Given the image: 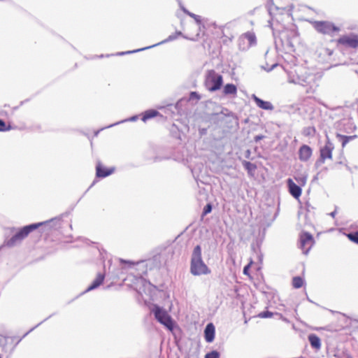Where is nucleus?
I'll return each mask as SVG.
<instances>
[{
    "instance_id": "40",
    "label": "nucleus",
    "mask_w": 358,
    "mask_h": 358,
    "mask_svg": "<svg viewBox=\"0 0 358 358\" xmlns=\"http://www.w3.org/2000/svg\"><path fill=\"white\" fill-rule=\"evenodd\" d=\"M263 138H264V136L263 135H257L255 136L254 138V140L256 143L259 142V141L262 140Z\"/></svg>"
},
{
    "instance_id": "27",
    "label": "nucleus",
    "mask_w": 358,
    "mask_h": 358,
    "mask_svg": "<svg viewBox=\"0 0 358 358\" xmlns=\"http://www.w3.org/2000/svg\"><path fill=\"white\" fill-rule=\"evenodd\" d=\"M138 119V115H133V116H131V117H129V118H128V119H127V120H122V121L117 122H116V123L112 124H110V125H109V126H108V127H106L105 128H110V127H113V126H115V125H117V124H120V123H122V122H127V121H129V122H135V121H136Z\"/></svg>"
},
{
    "instance_id": "16",
    "label": "nucleus",
    "mask_w": 358,
    "mask_h": 358,
    "mask_svg": "<svg viewBox=\"0 0 358 358\" xmlns=\"http://www.w3.org/2000/svg\"><path fill=\"white\" fill-rule=\"evenodd\" d=\"M252 98L259 108L266 110H273L274 107L271 102L264 101L257 96L255 94H253Z\"/></svg>"
},
{
    "instance_id": "34",
    "label": "nucleus",
    "mask_w": 358,
    "mask_h": 358,
    "mask_svg": "<svg viewBox=\"0 0 358 358\" xmlns=\"http://www.w3.org/2000/svg\"><path fill=\"white\" fill-rule=\"evenodd\" d=\"M273 315V313L268 310L262 311L259 314V317L261 318H270Z\"/></svg>"
},
{
    "instance_id": "38",
    "label": "nucleus",
    "mask_w": 358,
    "mask_h": 358,
    "mask_svg": "<svg viewBox=\"0 0 358 358\" xmlns=\"http://www.w3.org/2000/svg\"><path fill=\"white\" fill-rule=\"evenodd\" d=\"M275 315L279 316V318L284 321L285 322L289 323V320L287 318L285 317L282 314L275 313Z\"/></svg>"
},
{
    "instance_id": "12",
    "label": "nucleus",
    "mask_w": 358,
    "mask_h": 358,
    "mask_svg": "<svg viewBox=\"0 0 358 358\" xmlns=\"http://www.w3.org/2000/svg\"><path fill=\"white\" fill-rule=\"evenodd\" d=\"M325 145L320 149V158L324 162L326 159L332 158V151L334 149V144L331 142L328 135H326Z\"/></svg>"
},
{
    "instance_id": "7",
    "label": "nucleus",
    "mask_w": 358,
    "mask_h": 358,
    "mask_svg": "<svg viewBox=\"0 0 358 358\" xmlns=\"http://www.w3.org/2000/svg\"><path fill=\"white\" fill-rule=\"evenodd\" d=\"M313 25L317 32L331 36L341 30L338 27L328 21H315Z\"/></svg>"
},
{
    "instance_id": "8",
    "label": "nucleus",
    "mask_w": 358,
    "mask_h": 358,
    "mask_svg": "<svg viewBox=\"0 0 358 358\" xmlns=\"http://www.w3.org/2000/svg\"><path fill=\"white\" fill-rule=\"evenodd\" d=\"M315 240L311 234L307 231H302L299 236V248L303 250V253L307 255L313 245Z\"/></svg>"
},
{
    "instance_id": "24",
    "label": "nucleus",
    "mask_w": 358,
    "mask_h": 358,
    "mask_svg": "<svg viewBox=\"0 0 358 358\" xmlns=\"http://www.w3.org/2000/svg\"><path fill=\"white\" fill-rule=\"evenodd\" d=\"M237 87L233 83H227L223 87V94L224 95H236Z\"/></svg>"
},
{
    "instance_id": "17",
    "label": "nucleus",
    "mask_w": 358,
    "mask_h": 358,
    "mask_svg": "<svg viewBox=\"0 0 358 358\" xmlns=\"http://www.w3.org/2000/svg\"><path fill=\"white\" fill-rule=\"evenodd\" d=\"M215 329L212 323H208L204 329V338L207 343H212L215 338Z\"/></svg>"
},
{
    "instance_id": "51",
    "label": "nucleus",
    "mask_w": 358,
    "mask_h": 358,
    "mask_svg": "<svg viewBox=\"0 0 358 358\" xmlns=\"http://www.w3.org/2000/svg\"><path fill=\"white\" fill-rule=\"evenodd\" d=\"M0 358H1V356L0 355Z\"/></svg>"
},
{
    "instance_id": "44",
    "label": "nucleus",
    "mask_w": 358,
    "mask_h": 358,
    "mask_svg": "<svg viewBox=\"0 0 358 358\" xmlns=\"http://www.w3.org/2000/svg\"><path fill=\"white\" fill-rule=\"evenodd\" d=\"M336 215V210L330 213V215L332 217H335Z\"/></svg>"
},
{
    "instance_id": "1",
    "label": "nucleus",
    "mask_w": 358,
    "mask_h": 358,
    "mask_svg": "<svg viewBox=\"0 0 358 358\" xmlns=\"http://www.w3.org/2000/svg\"><path fill=\"white\" fill-rule=\"evenodd\" d=\"M59 222V219L55 217L45 222L32 223L24 226L23 227L18 229L12 237L9 238H6L2 246L13 248L20 243L31 232L38 229L40 227L44 226L50 229L54 227L55 224Z\"/></svg>"
},
{
    "instance_id": "26",
    "label": "nucleus",
    "mask_w": 358,
    "mask_h": 358,
    "mask_svg": "<svg viewBox=\"0 0 358 358\" xmlns=\"http://www.w3.org/2000/svg\"><path fill=\"white\" fill-rule=\"evenodd\" d=\"M303 280L300 276H295L292 278V285L296 289L301 288L303 285Z\"/></svg>"
},
{
    "instance_id": "21",
    "label": "nucleus",
    "mask_w": 358,
    "mask_h": 358,
    "mask_svg": "<svg viewBox=\"0 0 358 358\" xmlns=\"http://www.w3.org/2000/svg\"><path fill=\"white\" fill-rule=\"evenodd\" d=\"M308 339L312 348L316 351L320 350L322 345L321 340L318 336L315 334H310L308 335Z\"/></svg>"
},
{
    "instance_id": "13",
    "label": "nucleus",
    "mask_w": 358,
    "mask_h": 358,
    "mask_svg": "<svg viewBox=\"0 0 358 358\" xmlns=\"http://www.w3.org/2000/svg\"><path fill=\"white\" fill-rule=\"evenodd\" d=\"M287 185L289 194L294 199H298L301 195V187L299 185H296L292 178H288L287 180Z\"/></svg>"
},
{
    "instance_id": "52",
    "label": "nucleus",
    "mask_w": 358,
    "mask_h": 358,
    "mask_svg": "<svg viewBox=\"0 0 358 358\" xmlns=\"http://www.w3.org/2000/svg\"><path fill=\"white\" fill-rule=\"evenodd\" d=\"M357 321L358 322V320Z\"/></svg>"
},
{
    "instance_id": "25",
    "label": "nucleus",
    "mask_w": 358,
    "mask_h": 358,
    "mask_svg": "<svg viewBox=\"0 0 358 358\" xmlns=\"http://www.w3.org/2000/svg\"><path fill=\"white\" fill-rule=\"evenodd\" d=\"M242 165L247 171L248 175L253 176L254 172L257 169V166L255 164H252L248 161L243 160L242 161Z\"/></svg>"
},
{
    "instance_id": "4",
    "label": "nucleus",
    "mask_w": 358,
    "mask_h": 358,
    "mask_svg": "<svg viewBox=\"0 0 358 358\" xmlns=\"http://www.w3.org/2000/svg\"><path fill=\"white\" fill-rule=\"evenodd\" d=\"M152 312L157 322L165 326L168 329L172 330L174 328V322L165 309L155 305Z\"/></svg>"
},
{
    "instance_id": "29",
    "label": "nucleus",
    "mask_w": 358,
    "mask_h": 358,
    "mask_svg": "<svg viewBox=\"0 0 358 358\" xmlns=\"http://www.w3.org/2000/svg\"><path fill=\"white\" fill-rule=\"evenodd\" d=\"M220 354L217 350H212L206 354L204 358H220Z\"/></svg>"
},
{
    "instance_id": "49",
    "label": "nucleus",
    "mask_w": 358,
    "mask_h": 358,
    "mask_svg": "<svg viewBox=\"0 0 358 358\" xmlns=\"http://www.w3.org/2000/svg\"><path fill=\"white\" fill-rule=\"evenodd\" d=\"M178 106V103H177L175 106L176 108H177V106Z\"/></svg>"
},
{
    "instance_id": "45",
    "label": "nucleus",
    "mask_w": 358,
    "mask_h": 358,
    "mask_svg": "<svg viewBox=\"0 0 358 358\" xmlns=\"http://www.w3.org/2000/svg\"><path fill=\"white\" fill-rule=\"evenodd\" d=\"M301 182H302L303 185H304L306 183V178H303L301 180Z\"/></svg>"
},
{
    "instance_id": "35",
    "label": "nucleus",
    "mask_w": 358,
    "mask_h": 358,
    "mask_svg": "<svg viewBox=\"0 0 358 358\" xmlns=\"http://www.w3.org/2000/svg\"><path fill=\"white\" fill-rule=\"evenodd\" d=\"M189 16L192 17L197 24L200 25L201 24V17L199 15H197L193 13H189Z\"/></svg>"
},
{
    "instance_id": "14",
    "label": "nucleus",
    "mask_w": 358,
    "mask_h": 358,
    "mask_svg": "<svg viewBox=\"0 0 358 358\" xmlns=\"http://www.w3.org/2000/svg\"><path fill=\"white\" fill-rule=\"evenodd\" d=\"M115 171V168H106L101 162H98L96 166V176L97 178H106L111 175Z\"/></svg>"
},
{
    "instance_id": "39",
    "label": "nucleus",
    "mask_w": 358,
    "mask_h": 358,
    "mask_svg": "<svg viewBox=\"0 0 358 358\" xmlns=\"http://www.w3.org/2000/svg\"><path fill=\"white\" fill-rule=\"evenodd\" d=\"M278 64L277 63L273 64L270 68H266L265 66H262V69H264L267 72L271 71L273 69H274Z\"/></svg>"
},
{
    "instance_id": "20",
    "label": "nucleus",
    "mask_w": 358,
    "mask_h": 358,
    "mask_svg": "<svg viewBox=\"0 0 358 358\" xmlns=\"http://www.w3.org/2000/svg\"><path fill=\"white\" fill-rule=\"evenodd\" d=\"M105 275L103 273H98L96 278L92 281L91 285L87 288L85 292L92 291L99 287L103 282Z\"/></svg>"
},
{
    "instance_id": "33",
    "label": "nucleus",
    "mask_w": 358,
    "mask_h": 358,
    "mask_svg": "<svg viewBox=\"0 0 358 358\" xmlns=\"http://www.w3.org/2000/svg\"><path fill=\"white\" fill-rule=\"evenodd\" d=\"M10 129L11 127H7L6 122L3 120L0 119V131H6Z\"/></svg>"
},
{
    "instance_id": "18",
    "label": "nucleus",
    "mask_w": 358,
    "mask_h": 358,
    "mask_svg": "<svg viewBox=\"0 0 358 358\" xmlns=\"http://www.w3.org/2000/svg\"><path fill=\"white\" fill-rule=\"evenodd\" d=\"M138 284L141 285L142 287H139L138 292L142 294L143 292L146 294V292L148 291L150 292L152 289H155V287L152 285L149 281L146 280L143 278H140L137 280Z\"/></svg>"
},
{
    "instance_id": "11",
    "label": "nucleus",
    "mask_w": 358,
    "mask_h": 358,
    "mask_svg": "<svg viewBox=\"0 0 358 358\" xmlns=\"http://www.w3.org/2000/svg\"><path fill=\"white\" fill-rule=\"evenodd\" d=\"M338 43L348 48H357L358 47V35L354 33L343 35L338 39Z\"/></svg>"
},
{
    "instance_id": "50",
    "label": "nucleus",
    "mask_w": 358,
    "mask_h": 358,
    "mask_svg": "<svg viewBox=\"0 0 358 358\" xmlns=\"http://www.w3.org/2000/svg\"><path fill=\"white\" fill-rule=\"evenodd\" d=\"M355 72H356V73H357V74H358V71H356Z\"/></svg>"
},
{
    "instance_id": "23",
    "label": "nucleus",
    "mask_w": 358,
    "mask_h": 358,
    "mask_svg": "<svg viewBox=\"0 0 358 358\" xmlns=\"http://www.w3.org/2000/svg\"><path fill=\"white\" fill-rule=\"evenodd\" d=\"M159 115V113L157 110L150 109V110H145L142 114L141 120L143 122H145L148 120L153 118L155 117H157Z\"/></svg>"
},
{
    "instance_id": "9",
    "label": "nucleus",
    "mask_w": 358,
    "mask_h": 358,
    "mask_svg": "<svg viewBox=\"0 0 358 358\" xmlns=\"http://www.w3.org/2000/svg\"><path fill=\"white\" fill-rule=\"evenodd\" d=\"M178 36H182V33L180 31H176L174 34H171L170 36H169V37L166 38V39H164L162 41L159 42V43H157L156 44H154L152 45H150V46H148V47H145V48H139V49L134 50H131V51L119 52H117L115 54V55L122 56V55H128V54H131V53H135V52L143 51L145 50L150 49V48H152L153 47H155V46H157V45H162V44H164V43H169L170 41H175V40H176L178 38Z\"/></svg>"
},
{
    "instance_id": "19",
    "label": "nucleus",
    "mask_w": 358,
    "mask_h": 358,
    "mask_svg": "<svg viewBox=\"0 0 358 358\" xmlns=\"http://www.w3.org/2000/svg\"><path fill=\"white\" fill-rule=\"evenodd\" d=\"M120 262L122 264H126L128 265V268H132L134 266H137L138 270H141L142 273H146V270L145 269L148 266V262L146 261H140L137 262H134L128 260L120 259Z\"/></svg>"
},
{
    "instance_id": "6",
    "label": "nucleus",
    "mask_w": 358,
    "mask_h": 358,
    "mask_svg": "<svg viewBox=\"0 0 358 358\" xmlns=\"http://www.w3.org/2000/svg\"><path fill=\"white\" fill-rule=\"evenodd\" d=\"M273 0H270V2L268 3V12L271 16V20L268 21L269 26L272 27V22L276 20H278L276 17L277 14L282 15L284 13H287L288 15H291V11L293 8L292 6H282L278 5H275L273 2Z\"/></svg>"
},
{
    "instance_id": "43",
    "label": "nucleus",
    "mask_w": 358,
    "mask_h": 358,
    "mask_svg": "<svg viewBox=\"0 0 358 358\" xmlns=\"http://www.w3.org/2000/svg\"><path fill=\"white\" fill-rule=\"evenodd\" d=\"M111 55H100L96 56V57H99V58H103V57H110V56H111Z\"/></svg>"
},
{
    "instance_id": "48",
    "label": "nucleus",
    "mask_w": 358,
    "mask_h": 358,
    "mask_svg": "<svg viewBox=\"0 0 358 358\" xmlns=\"http://www.w3.org/2000/svg\"><path fill=\"white\" fill-rule=\"evenodd\" d=\"M99 132V131H97L95 133V135H96H96H98Z\"/></svg>"
},
{
    "instance_id": "41",
    "label": "nucleus",
    "mask_w": 358,
    "mask_h": 358,
    "mask_svg": "<svg viewBox=\"0 0 358 358\" xmlns=\"http://www.w3.org/2000/svg\"><path fill=\"white\" fill-rule=\"evenodd\" d=\"M250 155H251L250 150H247L245 152V157L247 159H250Z\"/></svg>"
},
{
    "instance_id": "15",
    "label": "nucleus",
    "mask_w": 358,
    "mask_h": 358,
    "mask_svg": "<svg viewBox=\"0 0 358 358\" xmlns=\"http://www.w3.org/2000/svg\"><path fill=\"white\" fill-rule=\"evenodd\" d=\"M312 149L307 145H303L299 150V158L302 162L308 161L312 155Z\"/></svg>"
},
{
    "instance_id": "5",
    "label": "nucleus",
    "mask_w": 358,
    "mask_h": 358,
    "mask_svg": "<svg viewBox=\"0 0 358 358\" xmlns=\"http://www.w3.org/2000/svg\"><path fill=\"white\" fill-rule=\"evenodd\" d=\"M205 84L210 92L217 91L223 84V78L215 70H209L206 76Z\"/></svg>"
},
{
    "instance_id": "37",
    "label": "nucleus",
    "mask_w": 358,
    "mask_h": 358,
    "mask_svg": "<svg viewBox=\"0 0 358 358\" xmlns=\"http://www.w3.org/2000/svg\"><path fill=\"white\" fill-rule=\"evenodd\" d=\"M178 2H179V5H180V9L183 11L184 13L187 14V15H189V13H191V12H189L187 9H186L181 3V2L179 1V0H177Z\"/></svg>"
},
{
    "instance_id": "47",
    "label": "nucleus",
    "mask_w": 358,
    "mask_h": 358,
    "mask_svg": "<svg viewBox=\"0 0 358 358\" xmlns=\"http://www.w3.org/2000/svg\"><path fill=\"white\" fill-rule=\"evenodd\" d=\"M346 358H352V357L350 355H348Z\"/></svg>"
},
{
    "instance_id": "31",
    "label": "nucleus",
    "mask_w": 358,
    "mask_h": 358,
    "mask_svg": "<svg viewBox=\"0 0 358 358\" xmlns=\"http://www.w3.org/2000/svg\"><path fill=\"white\" fill-rule=\"evenodd\" d=\"M315 131V129L314 127H308L304 128L303 134L305 136H312L314 134Z\"/></svg>"
},
{
    "instance_id": "42",
    "label": "nucleus",
    "mask_w": 358,
    "mask_h": 358,
    "mask_svg": "<svg viewBox=\"0 0 358 358\" xmlns=\"http://www.w3.org/2000/svg\"><path fill=\"white\" fill-rule=\"evenodd\" d=\"M249 268H250V264L245 266L243 268V273L247 275L248 273Z\"/></svg>"
},
{
    "instance_id": "36",
    "label": "nucleus",
    "mask_w": 358,
    "mask_h": 358,
    "mask_svg": "<svg viewBox=\"0 0 358 358\" xmlns=\"http://www.w3.org/2000/svg\"><path fill=\"white\" fill-rule=\"evenodd\" d=\"M41 324H42V322L36 324L35 327L31 328L29 331H28L27 333H25L22 337L20 338L16 342L15 346L24 338L26 336H27L31 331H32L34 329H36L37 327H38Z\"/></svg>"
},
{
    "instance_id": "30",
    "label": "nucleus",
    "mask_w": 358,
    "mask_h": 358,
    "mask_svg": "<svg viewBox=\"0 0 358 358\" xmlns=\"http://www.w3.org/2000/svg\"><path fill=\"white\" fill-rule=\"evenodd\" d=\"M212 209H213V206H212V204L208 203H207L203 209V212H202V217H204L206 216L207 214L210 213L211 211H212Z\"/></svg>"
},
{
    "instance_id": "3",
    "label": "nucleus",
    "mask_w": 358,
    "mask_h": 358,
    "mask_svg": "<svg viewBox=\"0 0 358 358\" xmlns=\"http://www.w3.org/2000/svg\"><path fill=\"white\" fill-rule=\"evenodd\" d=\"M311 76L308 74L306 71L302 68H299L294 71V72L289 71L288 73V82L299 85L301 86H306L310 83Z\"/></svg>"
},
{
    "instance_id": "28",
    "label": "nucleus",
    "mask_w": 358,
    "mask_h": 358,
    "mask_svg": "<svg viewBox=\"0 0 358 358\" xmlns=\"http://www.w3.org/2000/svg\"><path fill=\"white\" fill-rule=\"evenodd\" d=\"M347 236L352 242L358 244V231L349 233Z\"/></svg>"
},
{
    "instance_id": "2",
    "label": "nucleus",
    "mask_w": 358,
    "mask_h": 358,
    "mask_svg": "<svg viewBox=\"0 0 358 358\" xmlns=\"http://www.w3.org/2000/svg\"><path fill=\"white\" fill-rule=\"evenodd\" d=\"M189 271L194 276L208 275L211 273L210 269L202 259L201 247L199 245H196L192 251Z\"/></svg>"
},
{
    "instance_id": "32",
    "label": "nucleus",
    "mask_w": 358,
    "mask_h": 358,
    "mask_svg": "<svg viewBox=\"0 0 358 358\" xmlns=\"http://www.w3.org/2000/svg\"><path fill=\"white\" fill-rule=\"evenodd\" d=\"M189 99L190 101L192 100H199L201 99V95L197 92H191L189 93Z\"/></svg>"
},
{
    "instance_id": "22",
    "label": "nucleus",
    "mask_w": 358,
    "mask_h": 358,
    "mask_svg": "<svg viewBox=\"0 0 358 358\" xmlns=\"http://www.w3.org/2000/svg\"><path fill=\"white\" fill-rule=\"evenodd\" d=\"M336 138L339 141L341 142L342 148L345 147V145L350 141L357 138V135L352 136H345L341 134H336Z\"/></svg>"
},
{
    "instance_id": "10",
    "label": "nucleus",
    "mask_w": 358,
    "mask_h": 358,
    "mask_svg": "<svg viewBox=\"0 0 358 358\" xmlns=\"http://www.w3.org/2000/svg\"><path fill=\"white\" fill-rule=\"evenodd\" d=\"M256 44L257 38L254 32H245L238 39L239 48L243 50H248Z\"/></svg>"
},
{
    "instance_id": "46",
    "label": "nucleus",
    "mask_w": 358,
    "mask_h": 358,
    "mask_svg": "<svg viewBox=\"0 0 358 358\" xmlns=\"http://www.w3.org/2000/svg\"><path fill=\"white\" fill-rule=\"evenodd\" d=\"M48 318H50V316H48V318H45L43 321H42V323H43L44 321L47 320Z\"/></svg>"
}]
</instances>
